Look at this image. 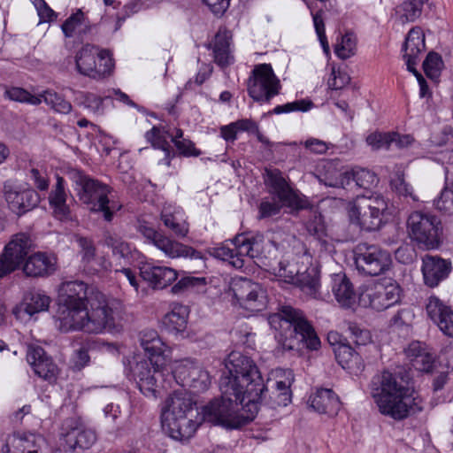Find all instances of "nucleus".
<instances>
[{"label": "nucleus", "mask_w": 453, "mask_h": 453, "mask_svg": "<svg viewBox=\"0 0 453 453\" xmlns=\"http://www.w3.org/2000/svg\"><path fill=\"white\" fill-rule=\"evenodd\" d=\"M57 181L49 194V205L55 219L65 221L71 219V210L66 203L67 193L65 179L57 175Z\"/></svg>", "instance_id": "obj_24"}, {"label": "nucleus", "mask_w": 453, "mask_h": 453, "mask_svg": "<svg viewBox=\"0 0 453 453\" xmlns=\"http://www.w3.org/2000/svg\"><path fill=\"white\" fill-rule=\"evenodd\" d=\"M429 318L447 336L453 337V310L436 296H431L426 304Z\"/></svg>", "instance_id": "obj_22"}, {"label": "nucleus", "mask_w": 453, "mask_h": 453, "mask_svg": "<svg viewBox=\"0 0 453 453\" xmlns=\"http://www.w3.org/2000/svg\"><path fill=\"white\" fill-rule=\"evenodd\" d=\"M154 246L170 258L189 257L191 259H202L203 255L194 248L185 245L178 241L166 236L165 234L157 239Z\"/></svg>", "instance_id": "obj_26"}, {"label": "nucleus", "mask_w": 453, "mask_h": 453, "mask_svg": "<svg viewBox=\"0 0 453 453\" xmlns=\"http://www.w3.org/2000/svg\"><path fill=\"white\" fill-rule=\"evenodd\" d=\"M390 187L397 195L404 197L410 196L416 200L412 187L405 181L403 170L401 166L397 167L394 177L391 179Z\"/></svg>", "instance_id": "obj_44"}, {"label": "nucleus", "mask_w": 453, "mask_h": 453, "mask_svg": "<svg viewBox=\"0 0 453 453\" xmlns=\"http://www.w3.org/2000/svg\"><path fill=\"white\" fill-rule=\"evenodd\" d=\"M2 193L8 208L18 216L32 211L40 203V196L34 188H24L12 179L3 183Z\"/></svg>", "instance_id": "obj_17"}, {"label": "nucleus", "mask_w": 453, "mask_h": 453, "mask_svg": "<svg viewBox=\"0 0 453 453\" xmlns=\"http://www.w3.org/2000/svg\"><path fill=\"white\" fill-rule=\"evenodd\" d=\"M33 248V240L27 233L13 234L0 253V280L19 269Z\"/></svg>", "instance_id": "obj_13"}, {"label": "nucleus", "mask_w": 453, "mask_h": 453, "mask_svg": "<svg viewBox=\"0 0 453 453\" xmlns=\"http://www.w3.org/2000/svg\"><path fill=\"white\" fill-rule=\"evenodd\" d=\"M348 330L349 331L354 342L358 346L366 345L372 341L370 332L360 327V326L355 322H348Z\"/></svg>", "instance_id": "obj_55"}, {"label": "nucleus", "mask_w": 453, "mask_h": 453, "mask_svg": "<svg viewBox=\"0 0 453 453\" xmlns=\"http://www.w3.org/2000/svg\"><path fill=\"white\" fill-rule=\"evenodd\" d=\"M342 171L335 168L332 163H328L326 166V172L321 177L320 180L324 182L326 186L336 188L342 182L338 181Z\"/></svg>", "instance_id": "obj_59"}, {"label": "nucleus", "mask_w": 453, "mask_h": 453, "mask_svg": "<svg viewBox=\"0 0 453 453\" xmlns=\"http://www.w3.org/2000/svg\"><path fill=\"white\" fill-rule=\"evenodd\" d=\"M111 97V96H107L105 97H102L95 93L91 92H83L81 94L82 104L83 106L92 111L95 114L101 115L104 111V101Z\"/></svg>", "instance_id": "obj_48"}, {"label": "nucleus", "mask_w": 453, "mask_h": 453, "mask_svg": "<svg viewBox=\"0 0 453 453\" xmlns=\"http://www.w3.org/2000/svg\"><path fill=\"white\" fill-rule=\"evenodd\" d=\"M356 268L360 273L368 276H377L387 270L391 265L389 252L378 245L359 243L354 250Z\"/></svg>", "instance_id": "obj_14"}, {"label": "nucleus", "mask_w": 453, "mask_h": 453, "mask_svg": "<svg viewBox=\"0 0 453 453\" xmlns=\"http://www.w3.org/2000/svg\"><path fill=\"white\" fill-rule=\"evenodd\" d=\"M219 379L222 399H215L203 408V419L227 427H237L234 420V403L246 412V421L254 419L258 412L265 390L264 380L254 361L240 352H231L225 360Z\"/></svg>", "instance_id": "obj_1"}, {"label": "nucleus", "mask_w": 453, "mask_h": 453, "mask_svg": "<svg viewBox=\"0 0 453 453\" xmlns=\"http://www.w3.org/2000/svg\"><path fill=\"white\" fill-rule=\"evenodd\" d=\"M434 203L440 211L453 214V182L443 188Z\"/></svg>", "instance_id": "obj_50"}, {"label": "nucleus", "mask_w": 453, "mask_h": 453, "mask_svg": "<svg viewBox=\"0 0 453 453\" xmlns=\"http://www.w3.org/2000/svg\"><path fill=\"white\" fill-rule=\"evenodd\" d=\"M31 1L36 9L40 22H51L57 19V13L48 5L45 0Z\"/></svg>", "instance_id": "obj_57"}, {"label": "nucleus", "mask_w": 453, "mask_h": 453, "mask_svg": "<svg viewBox=\"0 0 453 453\" xmlns=\"http://www.w3.org/2000/svg\"><path fill=\"white\" fill-rule=\"evenodd\" d=\"M196 363L191 359H184L175 362L173 369L170 371L175 382L182 388H188L190 385V376L194 371Z\"/></svg>", "instance_id": "obj_41"}, {"label": "nucleus", "mask_w": 453, "mask_h": 453, "mask_svg": "<svg viewBox=\"0 0 453 453\" xmlns=\"http://www.w3.org/2000/svg\"><path fill=\"white\" fill-rule=\"evenodd\" d=\"M145 138L152 147L158 150H165L171 147L165 137V132L158 127H153L145 133Z\"/></svg>", "instance_id": "obj_52"}, {"label": "nucleus", "mask_w": 453, "mask_h": 453, "mask_svg": "<svg viewBox=\"0 0 453 453\" xmlns=\"http://www.w3.org/2000/svg\"><path fill=\"white\" fill-rule=\"evenodd\" d=\"M230 291L234 304L251 312H258L265 309L267 296L263 288L247 278L234 279L230 284Z\"/></svg>", "instance_id": "obj_16"}, {"label": "nucleus", "mask_w": 453, "mask_h": 453, "mask_svg": "<svg viewBox=\"0 0 453 453\" xmlns=\"http://www.w3.org/2000/svg\"><path fill=\"white\" fill-rule=\"evenodd\" d=\"M295 285L298 286L301 290L313 297H319V275L315 266H309L303 272L299 271Z\"/></svg>", "instance_id": "obj_39"}, {"label": "nucleus", "mask_w": 453, "mask_h": 453, "mask_svg": "<svg viewBox=\"0 0 453 453\" xmlns=\"http://www.w3.org/2000/svg\"><path fill=\"white\" fill-rule=\"evenodd\" d=\"M355 349L349 344H340L335 349V358L339 365L344 369L349 361H350Z\"/></svg>", "instance_id": "obj_61"}, {"label": "nucleus", "mask_w": 453, "mask_h": 453, "mask_svg": "<svg viewBox=\"0 0 453 453\" xmlns=\"http://www.w3.org/2000/svg\"><path fill=\"white\" fill-rule=\"evenodd\" d=\"M314 27L319 37V42L326 56L330 53L329 44L326 35L325 24L321 15V12H318L312 15Z\"/></svg>", "instance_id": "obj_56"}, {"label": "nucleus", "mask_w": 453, "mask_h": 453, "mask_svg": "<svg viewBox=\"0 0 453 453\" xmlns=\"http://www.w3.org/2000/svg\"><path fill=\"white\" fill-rule=\"evenodd\" d=\"M425 35L419 27H412L405 38L403 45L404 51L403 58L407 68H413L417 65L419 54L425 50Z\"/></svg>", "instance_id": "obj_27"}, {"label": "nucleus", "mask_w": 453, "mask_h": 453, "mask_svg": "<svg viewBox=\"0 0 453 453\" xmlns=\"http://www.w3.org/2000/svg\"><path fill=\"white\" fill-rule=\"evenodd\" d=\"M233 248L226 245L214 247L210 253L214 257L227 261L233 267L241 269L244 265V258H265L268 260L266 264L271 267L273 273L287 283L294 284L296 281L300 269L294 263L279 259V245L275 242H269L266 245L268 254H264L263 249L264 237L262 234H256L248 237L244 234L235 236L232 241Z\"/></svg>", "instance_id": "obj_4"}, {"label": "nucleus", "mask_w": 453, "mask_h": 453, "mask_svg": "<svg viewBox=\"0 0 453 453\" xmlns=\"http://www.w3.org/2000/svg\"><path fill=\"white\" fill-rule=\"evenodd\" d=\"M140 276L154 289H164L178 278L175 269L165 265L145 263L140 267Z\"/></svg>", "instance_id": "obj_19"}, {"label": "nucleus", "mask_w": 453, "mask_h": 453, "mask_svg": "<svg viewBox=\"0 0 453 453\" xmlns=\"http://www.w3.org/2000/svg\"><path fill=\"white\" fill-rule=\"evenodd\" d=\"M20 268L27 277H48L57 270V257L53 254L37 251L29 255Z\"/></svg>", "instance_id": "obj_20"}, {"label": "nucleus", "mask_w": 453, "mask_h": 453, "mask_svg": "<svg viewBox=\"0 0 453 453\" xmlns=\"http://www.w3.org/2000/svg\"><path fill=\"white\" fill-rule=\"evenodd\" d=\"M281 84L270 64L257 65L248 81L250 96L261 103H268L280 94Z\"/></svg>", "instance_id": "obj_12"}, {"label": "nucleus", "mask_w": 453, "mask_h": 453, "mask_svg": "<svg viewBox=\"0 0 453 453\" xmlns=\"http://www.w3.org/2000/svg\"><path fill=\"white\" fill-rule=\"evenodd\" d=\"M280 321L286 324L288 335L280 334L278 341L285 350L298 348L303 343L311 350H317L320 347V340L312 325L306 319L303 312L291 306H283L277 315Z\"/></svg>", "instance_id": "obj_7"}, {"label": "nucleus", "mask_w": 453, "mask_h": 453, "mask_svg": "<svg viewBox=\"0 0 453 453\" xmlns=\"http://www.w3.org/2000/svg\"><path fill=\"white\" fill-rule=\"evenodd\" d=\"M388 203L382 196L357 197L349 208L351 223L371 232L379 230L386 222Z\"/></svg>", "instance_id": "obj_9"}, {"label": "nucleus", "mask_w": 453, "mask_h": 453, "mask_svg": "<svg viewBox=\"0 0 453 453\" xmlns=\"http://www.w3.org/2000/svg\"><path fill=\"white\" fill-rule=\"evenodd\" d=\"M311 408L322 414L336 415L341 408V402L337 395L328 388H319L309 398Z\"/></svg>", "instance_id": "obj_28"}, {"label": "nucleus", "mask_w": 453, "mask_h": 453, "mask_svg": "<svg viewBox=\"0 0 453 453\" xmlns=\"http://www.w3.org/2000/svg\"><path fill=\"white\" fill-rule=\"evenodd\" d=\"M212 71L213 67L211 65L202 64L194 81L189 80L186 84V88H191L193 83H195L197 86H201L205 81H207L211 77Z\"/></svg>", "instance_id": "obj_63"}, {"label": "nucleus", "mask_w": 453, "mask_h": 453, "mask_svg": "<svg viewBox=\"0 0 453 453\" xmlns=\"http://www.w3.org/2000/svg\"><path fill=\"white\" fill-rule=\"evenodd\" d=\"M371 390L380 412L394 420L401 421L424 411L422 397L401 373L384 371L374 376Z\"/></svg>", "instance_id": "obj_3"}, {"label": "nucleus", "mask_w": 453, "mask_h": 453, "mask_svg": "<svg viewBox=\"0 0 453 453\" xmlns=\"http://www.w3.org/2000/svg\"><path fill=\"white\" fill-rule=\"evenodd\" d=\"M50 303V298L41 290L28 291L19 306H16L12 310L13 315L18 319H23L22 313L27 314L29 317L35 313L47 311Z\"/></svg>", "instance_id": "obj_25"}, {"label": "nucleus", "mask_w": 453, "mask_h": 453, "mask_svg": "<svg viewBox=\"0 0 453 453\" xmlns=\"http://www.w3.org/2000/svg\"><path fill=\"white\" fill-rule=\"evenodd\" d=\"M92 24L86 14L81 10H76L62 24L61 29L65 37L83 39L90 34Z\"/></svg>", "instance_id": "obj_30"}, {"label": "nucleus", "mask_w": 453, "mask_h": 453, "mask_svg": "<svg viewBox=\"0 0 453 453\" xmlns=\"http://www.w3.org/2000/svg\"><path fill=\"white\" fill-rule=\"evenodd\" d=\"M265 182L270 188V192L274 194L280 202L291 200L292 189L279 169H265Z\"/></svg>", "instance_id": "obj_35"}, {"label": "nucleus", "mask_w": 453, "mask_h": 453, "mask_svg": "<svg viewBox=\"0 0 453 453\" xmlns=\"http://www.w3.org/2000/svg\"><path fill=\"white\" fill-rule=\"evenodd\" d=\"M174 146L179 155L186 157H199L202 154V151L196 149L195 143L189 139L176 140Z\"/></svg>", "instance_id": "obj_58"}, {"label": "nucleus", "mask_w": 453, "mask_h": 453, "mask_svg": "<svg viewBox=\"0 0 453 453\" xmlns=\"http://www.w3.org/2000/svg\"><path fill=\"white\" fill-rule=\"evenodd\" d=\"M78 244L81 249L82 260L86 263H90L96 258V247L92 240L86 237H80Z\"/></svg>", "instance_id": "obj_60"}, {"label": "nucleus", "mask_w": 453, "mask_h": 453, "mask_svg": "<svg viewBox=\"0 0 453 453\" xmlns=\"http://www.w3.org/2000/svg\"><path fill=\"white\" fill-rule=\"evenodd\" d=\"M28 176L37 189L45 191L49 188V179L46 173L42 172L36 168H32L29 171Z\"/></svg>", "instance_id": "obj_62"}, {"label": "nucleus", "mask_w": 453, "mask_h": 453, "mask_svg": "<svg viewBox=\"0 0 453 453\" xmlns=\"http://www.w3.org/2000/svg\"><path fill=\"white\" fill-rule=\"evenodd\" d=\"M355 41L350 35H345L342 37V41L336 43L334 47V53L342 59H347L355 53Z\"/></svg>", "instance_id": "obj_54"}, {"label": "nucleus", "mask_w": 453, "mask_h": 453, "mask_svg": "<svg viewBox=\"0 0 453 453\" xmlns=\"http://www.w3.org/2000/svg\"><path fill=\"white\" fill-rule=\"evenodd\" d=\"M65 450L73 452L76 449H89L96 441V434L92 429L83 426L74 418H66L62 425Z\"/></svg>", "instance_id": "obj_18"}, {"label": "nucleus", "mask_w": 453, "mask_h": 453, "mask_svg": "<svg viewBox=\"0 0 453 453\" xmlns=\"http://www.w3.org/2000/svg\"><path fill=\"white\" fill-rule=\"evenodd\" d=\"M354 176V186L369 189L375 186L378 182L376 174L365 168H355L352 169Z\"/></svg>", "instance_id": "obj_47"}, {"label": "nucleus", "mask_w": 453, "mask_h": 453, "mask_svg": "<svg viewBox=\"0 0 453 453\" xmlns=\"http://www.w3.org/2000/svg\"><path fill=\"white\" fill-rule=\"evenodd\" d=\"M232 35L226 28H220L214 37L212 50L215 63L221 66H227L234 62V56L230 50Z\"/></svg>", "instance_id": "obj_33"}, {"label": "nucleus", "mask_w": 453, "mask_h": 453, "mask_svg": "<svg viewBox=\"0 0 453 453\" xmlns=\"http://www.w3.org/2000/svg\"><path fill=\"white\" fill-rule=\"evenodd\" d=\"M450 272V263L437 256L426 255L422 258V273L425 284L434 288L446 279Z\"/></svg>", "instance_id": "obj_23"}, {"label": "nucleus", "mask_w": 453, "mask_h": 453, "mask_svg": "<svg viewBox=\"0 0 453 453\" xmlns=\"http://www.w3.org/2000/svg\"><path fill=\"white\" fill-rule=\"evenodd\" d=\"M390 132H379L375 131L366 136V143L373 150L392 149V140Z\"/></svg>", "instance_id": "obj_46"}, {"label": "nucleus", "mask_w": 453, "mask_h": 453, "mask_svg": "<svg viewBox=\"0 0 453 453\" xmlns=\"http://www.w3.org/2000/svg\"><path fill=\"white\" fill-rule=\"evenodd\" d=\"M332 280V291L338 303L343 308H353L359 298L353 284L342 273L334 274Z\"/></svg>", "instance_id": "obj_29"}, {"label": "nucleus", "mask_w": 453, "mask_h": 453, "mask_svg": "<svg viewBox=\"0 0 453 453\" xmlns=\"http://www.w3.org/2000/svg\"><path fill=\"white\" fill-rule=\"evenodd\" d=\"M190 393L174 390L165 400L161 412L163 429L176 441H188L194 436L202 418Z\"/></svg>", "instance_id": "obj_5"}, {"label": "nucleus", "mask_w": 453, "mask_h": 453, "mask_svg": "<svg viewBox=\"0 0 453 453\" xmlns=\"http://www.w3.org/2000/svg\"><path fill=\"white\" fill-rule=\"evenodd\" d=\"M76 72L95 81H103L110 77L115 64L110 50L87 43L81 46L74 55Z\"/></svg>", "instance_id": "obj_8"}, {"label": "nucleus", "mask_w": 453, "mask_h": 453, "mask_svg": "<svg viewBox=\"0 0 453 453\" xmlns=\"http://www.w3.org/2000/svg\"><path fill=\"white\" fill-rule=\"evenodd\" d=\"M312 104H313L311 101H306L303 99L296 100L282 105H277L270 111V113L282 114L289 113L292 111H307L312 107Z\"/></svg>", "instance_id": "obj_51"}, {"label": "nucleus", "mask_w": 453, "mask_h": 453, "mask_svg": "<svg viewBox=\"0 0 453 453\" xmlns=\"http://www.w3.org/2000/svg\"><path fill=\"white\" fill-rule=\"evenodd\" d=\"M136 231L146 240V242L154 245L157 239L161 237L162 232L157 230L153 224L144 219H138L136 223Z\"/></svg>", "instance_id": "obj_49"}, {"label": "nucleus", "mask_w": 453, "mask_h": 453, "mask_svg": "<svg viewBox=\"0 0 453 453\" xmlns=\"http://www.w3.org/2000/svg\"><path fill=\"white\" fill-rule=\"evenodd\" d=\"M27 360L38 377L49 381L56 379L58 366L42 347L28 345Z\"/></svg>", "instance_id": "obj_21"}, {"label": "nucleus", "mask_w": 453, "mask_h": 453, "mask_svg": "<svg viewBox=\"0 0 453 453\" xmlns=\"http://www.w3.org/2000/svg\"><path fill=\"white\" fill-rule=\"evenodd\" d=\"M288 376L287 381L278 380L275 382V388L272 390L269 398H265V392L267 391L266 386H265V390L263 392V396L261 403L258 405V410L260 407L265 404L270 408H277L281 406H287L291 402V391L290 385L293 380L291 372H288ZM264 385H265L264 383Z\"/></svg>", "instance_id": "obj_31"}, {"label": "nucleus", "mask_w": 453, "mask_h": 453, "mask_svg": "<svg viewBox=\"0 0 453 453\" xmlns=\"http://www.w3.org/2000/svg\"><path fill=\"white\" fill-rule=\"evenodd\" d=\"M411 365L418 372H429L434 366V359L432 354L428 353L421 342H411L405 350Z\"/></svg>", "instance_id": "obj_36"}, {"label": "nucleus", "mask_w": 453, "mask_h": 453, "mask_svg": "<svg viewBox=\"0 0 453 453\" xmlns=\"http://www.w3.org/2000/svg\"><path fill=\"white\" fill-rule=\"evenodd\" d=\"M189 309L179 303H173L170 311L163 317V326L170 333H183L188 326Z\"/></svg>", "instance_id": "obj_32"}, {"label": "nucleus", "mask_w": 453, "mask_h": 453, "mask_svg": "<svg viewBox=\"0 0 453 453\" xmlns=\"http://www.w3.org/2000/svg\"><path fill=\"white\" fill-rule=\"evenodd\" d=\"M281 205L276 201H263L259 205V217L269 218L280 213Z\"/></svg>", "instance_id": "obj_64"}, {"label": "nucleus", "mask_w": 453, "mask_h": 453, "mask_svg": "<svg viewBox=\"0 0 453 453\" xmlns=\"http://www.w3.org/2000/svg\"><path fill=\"white\" fill-rule=\"evenodd\" d=\"M190 376V385L188 388L192 389L195 393H201L207 390L211 385V376L207 371L203 369L197 364L195 365L194 371Z\"/></svg>", "instance_id": "obj_43"}, {"label": "nucleus", "mask_w": 453, "mask_h": 453, "mask_svg": "<svg viewBox=\"0 0 453 453\" xmlns=\"http://www.w3.org/2000/svg\"><path fill=\"white\" fill-rule=\"evenodd\" d=\"M305 227L310 235L322 241L326 235V226L321 215L314 214L306 223Z\"/></svg>", "instance_id": "obj_53"}, {"label": "nucleus", "mask_w": 453, "mask_h": 453, "mask_svg": "<svg viewBox=\"0 0 453 453\" xmlns=\"http://www.w3.org/2000/svg\"><path fill=\"white\" fill-rule=\"evenodd\" d=\"M59 292L63 302L59 317L62 330L99 334L113 326V311L104 294H96L97 303H90L88 310V286L83 281L63 282Z\"/></svg>", "instance_id": "obj_2"}, {"label": "nucleus", "mask_w": 453, "mask_h": 453, "mask_svg": "<svg viewBox=\"0 0 453 453\" xmlns=\"http://www.w3.org/2000/svg\"><path fill=\"white\" fill-rule=\"evenodd\" d=\"M42 96H43V102L56 112L67 114L73 109L69 101L53 90H45Z\"/></svg>", "instance_id": "obj_42"}, {"label": "nucleus", "mask_w": 453, "mask_h": 453, "mask_svg": "<svg viewBox=\"0 0 453 453\" xmlns=\"http://www.w3.org/2000/svg\"><path fill=\"white\" fill-rule=\"evenodd\" d=\"M428 0H405L395 8V21L404 25L414 22L422 13L423 5Z\"/></svg>", "instance_id": "obj_38"}, {"label": "nucleus", "mask_w": 453, "mask_h": 453, "mask_svg": "<svg viewBox=\"0 0 453 453\" xmlns=\"http://www.w3.org/2000/svg\"><path fill=\"white\" fill-rule=\"evenodd\" d=\"M443 68V61L440 54L431 51L426 56L424 63L423 69L426 75L432 79H437Z\"/></svg>", "instance_id": "obj_45"}, {"label": "nucleus", "mask_w": 453, "mask_h": 453, "mask_svg": "<svg viewBox=\"0 0 453 453\" xmlns=\"http://www.w3.org/2000/svg\"><path fill=\"white\" fill-rule=\"evenodd\" d=\"M400 300V288L391 279L375 281L365 288L360 293L358 301L365 307L380 311H384Z\"/></svg>", "instance_id": "obj_15"}, {"label": "nucleus", "mask_w": 453, "mask_h": 453, "mask_svg": "<svg viewBox=\"0 0 453 453\" xmlns=\"http://www.w3.org/2000/svg\"><path fill=\"white\" fill-rule=\"evenodd\" d=\"M166 357L142 359L133 368V374L140 391L147 397L157 399L165 388L164 377L170 373Z\"/></svg>", "instance_id": "obj_11"}, {"label": "nucleus", "mask_w": 453, "mask_h": 453, "mask_svg": "<svg viewBox=\"0 0 453 453\" xmlns=\"http://www.w3.org/2000/svg\"><path fill=\"white\" fill-rule=\"evenodd\" d=\"M160 219L165 226L169 228L175 236L184 238L188 235L189 226L184 219L183 211L180 209L164 207Z\"/></svg>", "instance_id": "obj_34"}, {"label": "nucleus", "mask_w": 453, "mask_h": 453, "mask_svg": "<svg viewBox=\"0 0 453 453\" xmlns=\"http://www.w3.org/2000/svg\"><path fill=\"white\" fill-rule=\"evenodd\" d=\"M256 127V122L250 119H242L220 127V136L226 142H234L238 132H249Z\"/></svg>", "instance_id": "obj_40"}, {"label": "nucleus", "mask_w": 453, "mask_h": 453, "mask_svg": "<svg viewBox=\"0 0 453 453\" xmlns=\"http://www.w3.org/2000/svg\"><path fill=\"white\" fill-rule=\"evenodd\" d=\"M73 179L79 200L92 212L101 213L105 221L111 222L122 208V203L115 198L113 188L81 172H75Z\"/></svg>", "instance_id": "obj_6"}, {"label": "nucleus", "mask_w": 453, "mask_h": 453, "mask_svg": "<svg viewBox=\"0 0 453 453\" xmlns=\"http://www.w3.org/2000/svg\"><path fill=\"white\" fill-rule=\"evenodd\" d=\"M406 226L411 240L421 249H437L441 243V222L437 216L430 212H411L407 219Z\"/></svg>", "instance_id": "obj_10"}, {"label": "nucleus", "mask_w": 453, "mask_h": 453, "mask_svg": "<svg viewBox=\"0 0 453 453\" xmlns=\"http://www.w3.org/2000/svg\"><path fill=\"white\" fill-rule=\"evenodd\" d=\"M141 346L149 355L148 359H159L166 357V345L163 342L156 330H144L141 333Z\"/></svg>", "instance_id": "obj_37"}]
</instances>
